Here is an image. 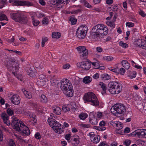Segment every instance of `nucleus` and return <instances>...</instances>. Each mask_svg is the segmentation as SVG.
Instances as JSON below:
<instances>
[{
  "label": "nucleus",
  "mask_w": 146,
  "mask_h": 146,
  "mask_svg": "<svg viewBox=\"0 0 146 146\" xmlns=\"http://www.w3.org/2000/svg\"><path fill=\"white\" fill-rule=\"evenodd\" d=\"M53 112L57 115H60L61 113V110L58 107L55 106L53 107Z\"/></svg>",
  "instance_id": "bb28decb"
},
{
  "label": "nucleus",
  "mask_w": 146,
  "mask_h": 146,
  "mask_svg": "<svg viewBox=\"0 0 146 146\" xmlns=\"http://www.w3.org/2000/svg\"><path fill=\"white\" fill-rule=\"evenodd\" d=\"M30 14L31 15H34V16L35 15H36L37 17L39 18L42 17L44 16L41 13H38L36 14V13L34 12H31L30 13Z\"/></svg>",
  "instance_id": "a19ab883"
},
{
  "label": "nucleus",
  "mask_w": 146,
  "mask_h": 146,
  "mask_svg": "<svg viewBox=\"0 0 146 146\" xmlns=\"http://www.w3.org/2000/svg\"><path fill=\"white\" fill-rule=\"evenodd\" d=\"M47 121L49 125L56 133H60L62 132L61 125L59 122L51 118H48Z\"/></svg>",
  "instance_id": "423d86ee"
},
{
  "label": "nucleus",
  "mask_w": 146,
  "mask_h": 146,
  "mask_svg": "<svg viewBox=\"0 0 146 146\" xmlns=\"http://www.w3.org/2000/svg\"><path fill=\"white\" fill-rule=\"evenodd\" d=\"M72 144L74 146H77L80 143L79 137L77 135H74L71 140Z\"/></svg>",
  "instance_id": "a211bd4d"
},
{
  "label": "nucleus",
  "mask_w": 146,
  "mask_h": 146,
  "mask_svg": "<svg viewBox=\"0 0 146 146\" xmlns=\"http://www.w3.org/2000/svg\"><path fill=\"white\" fill-rule=\"evenodd\" d=\"M92 81V78L90 76H87L84 77L83 80V82L85 84L90 83Z\"/></svg>",
  "instance_id": "b1692460"
},
{
  "label": "nucleus",
  "mask_w": 146,
  "mask_h": 146,
  "mask_svg": "<svg viewBox=\"0 0 146 146\" xmlns=\"http://www.w3.org/2000/svg\"><path fill=\"white\" fill-rule=\"evenodd\" d=\"M111 111L113 114L117 116L119 114H123L125 111V109L123 104L118 103L112 107Z\"/></svg>",
  "instance_id": "0eeeda50"
},
{
  "label": "nucleus",
  "mask_w": 146,
  "mask_h": 146,
  "mask_svg": "<svg viewBox=\"0 0 146 146\" xmlns=\"http://www.w3.org/2000/svg\"><path fill=\"white\" fill-rule=\"evenodd\" d=\"M70 21H71V23L72 25H74L76 23L77 19H70Z\"/></svg>",
  "instance_id": "e2e57ef3"
},
{
  "label": "nucleus",
  "mask_w": 146,
  "mask_h": 146,
  "mask_svg": "<svg viewBox=\"0 0 146 146\" xmlns=\"http://www.w3.org/2000/svg\"><path fill=\"white\" fill-rule=\"evenodd\" d=\"M49 22V17H46L44 18L42 22V25H46L48 24Z\"/></svg>",
  "instance_id": "72a5a7b5"
},
{
  "label": "nucleus",
  "mask_w": 146,
  "mask_h": 146,
  "mask_svg": "<svg viewBox=\"0 0 146 146\" xmlns=\"http://www.w3.org/2000/svg\"><path fill=\"white\" fill-rule=\"evenodd\" d=\"M31 4L28 1H16L15 2V5L16 6H30Z\"/></svg>",
  "instance_id": "6ab92c4d"
},
{
  "label": "nucleus",
  "mask_w": 146,
  "mask_h": 146,
  "mask_svg": "<svg viewBox=\"0 0 146 146\" xmlns=\"http://www.w3.org/2000/svg\"><path fill=\"white\" fill-rule=\"evenodd\" d=\"M1 116L4 123L7 125H10L11 123L7 115L5 113H3L2 114Z\"/></svg>",
  "instance_id": "412c9836"
},
{
  "label": "nucleus",
  "mask_w": 146,
  "mask_h": 146,
  "mask_svg": "<svg viewBox=\"0 0 146 146\" xmlns=\"http://www.w3.org/2000/svg\"><path fill=\"white\" fill-rule=\"evenodd\" d=\"M87 28L86 26H80L77 30L76 34L77 37L81 39L84 38L87 32Z\"/></svg>",
  "instance_id": "6e6552de"
},
{
  "label": "nucleus",
  "mask_w": 146,
  "mask_h": 146,
  "mask_svg": "<svg viewBox=\"0 0 146 146\" xmlns=\"http://www.w3.org/2000/svg\"><path fill=\"white\" fill-rule=\"evenodd\" d=\"M102 78L104 80H107L110 78V76L107 74H104L102 76Z\"/></svg>",
  "instance_id": "09e8293b"
},
{
  "label": "nucleus",
  "mask_w": 146,
  "mask_h": 146,
  "mask_svg": "<svg viewBox=\"0 0 146 146\" xmlns=\"http://www.w3.org/2000/svg\"><path fill=\"white\" fill-rule=\"evenodd\" d=\"M120 46L122 47L123 48H125L128 47V45L126 43H124L123 41H120L119 43Z\"/></svg>",
  "instance_id": "ea45409f"
},
{
  "label": "nucleus",
  "mask_w": 146,
  "mask_h": 146,
  "mask_svg": "<svg viewBox=\"0 0 146 146\" xmlns=\"http://www.w3.org/2000/svg\"><path fill=\"white\" fill-rule=\"evenodd\" d=\"M78 67L82 68L85 70H88L91 67V64L87 62H80L77 63Z\"/></svg>",
  "instance_id": "dca6fc26"
},
{
  "label": "nucleus",
  "mask_w": 146,
  "mask_h": 146,
  "mask_svg": "<svg viewBox=\"0 0 146 146\" xmlns=\"http://www.w3.org/2000/svg\"><path fill=\"white\" fill-rule=\"evenodd\" d=\"M60 88L63 93L67 96L72 97L73 95L74 91L72 85L67 79H63L61 82Z\"/></svg>",
  "instance_id": "f03ea898"
},
{
  "label": "nucleus",
  "mask_w": 146,
  "mask_h": 146,
  "mask_svg": "<svg viewBox=\"0 0 146 146\" xmlns=\"http://www.w3.org/2000/svg\"><path fill=\"white\" fill-rule=\"evenodd\" d=\"M22 91L23 92L25 96L29 99H30L32 98V95L30 92L26 91L25 89H23Z\"/></svg>",
  "instance_id": "c756f323"
},
{
  "label": "nucleus",
  "mask_w": 146,
  "mask_h": 146,
  "mask_svg": "<svg viewBox=\"0 0 146 146\" xmlns=\"http://www.w3.org/2000/svg\"><path fill=\"white\" fill-rule=\"evenodd\" d=\"M126 25L129 27H131L134 26V23L131 22H127L126 23Z\"/></svg>",
  "instance_id": "864d4df0"
},
{
  "label": "nucleus",
  "mask_w": 146,
  "mask_h": 146,
  "mask_svg": "<svg viewBox=\"0 0 146 146\" xmlns=\"http://www.w3.org/2000/svg\"><path fill=\"white\" fill-rule=\"evenodd\" d=\"M24 114L28 116H29L30 117H32L31 121H30L31 122V123H33V125H35L36 123V116L35 115H33L31 113L29 112H25L24 113Z\"/></svg>",
  "instance_id": "aec40b11"
},
{
  "label": "nucleus",
  "mask_w": 146,
  "mask_h": 146,
  "mask_svg": "<svg viewBox=\"0 0 146 146\" xmlns=\"http://www.w3.org/2000/svg\"><path fill=\"white\" fill-rule=\"evenodd\" d=\"M125 72V70L123 68H121L120 69H119L118 68V71L117 73L120 74L122 75H123Z\"/></svg>",
  "instance_id": "58836bf2"
},
{
  "label": "nucleus",
  "mask_w": 146,
  "mask_h": 146,
  "mask_svg": "<svg viewBox=\"0 0 146 146\" xmlns=\"http://www.w3.org/2000/svg\"><path fill=\"white\" fill-rule=\"evenodd\" d=\"M106 123L105 121H100L99 123V125L102 127H105L104 126L106 125Z\"/></svg>",
  "instance_id": "774afa93"
},
{
  "label": "nucleus",
  "mask_w": 146,
  "mask_h": 146,
  "mask_svg": "<svg viewBox=\"0 0 146 146\" xmlns=\"http://www.w3.org/2000/svg\"><path fill=\"white\" fill-rule=\"evenodd\" d=\"M103 59L104 60L111 61L113 60V58L111 56H106L104 57Z\"/></svg>",
  "instance_id": "37998d69"
},
{
  "label": "nucleus",
  "mask_w": 146,
  "mask_h": 146,
  "mask_svg": "<svg viewBox=\"0 0 146 146\" xmlns=\"http://www.w3.org/2000/svg\"><path fill=\"white\" fill-rule=\"evenodd\" d=\"M145 38L146 39H138L135 41V44L137 46L143 49L146 50V36Z\"/></svg>",
  "instance_id": "2eb2a0df"
},
{
  "label": "nucleus",
  "mask_w": 146,
  "mask_h": 146,
  "mask_svg": "<svg viewBox=\"0 0 146 146\" xmlns=\"http://www.w3.org/2000/svg\"><path fill=\"white\" fill-rule=\"evenodd\" d=\"M110 124L114 127H116L119 129H121L123 127V124L119 121H111Z\"/></svg>",
  "instance_id": "f3484780"
},
{
  "label": "nucleus",
  "mask_w": 146,
  "mask_h": 146,
  "mask_svg": "<svg viewBox=\"0 0 146 146\" xmlns=\"http://www.w3.org/2000/svg\"><path fill=\"white\" fill-rule=\"evenodd\" d=\"M60 36V33L58 32H53L52 33V36L53 38H59Z\"/></svg>",
  "instance_id": "e433bc0d"
},
{
  "label": "nucleus",
  "mask_w": 146,
  "mask_h": 146,
  "mask_svg": "<svg viewBox=\"0 0 146 146\" xmlns=\"http://www.w3.org/2000/svg\"><path fill=\"white\" fill-rule=\"evenodd\" d=\"M96 116L97 118L100 119H104L107 117V114L105 111L103 112H97L96 113Z\"/></svg>",
  "instance_id": "4be33fe9"
},
{
  "label": "nucleus",
  "mask_w": 146,
  "mask_h": 146,
  "mask_svg": "<svg viewBox=\"0 0 146 146\" xmlns=\"http://www.w3.org/2000/svg\"><path fill=\"white\" fill-rule=\"evenodd\" d=\"M7 146H16L15 144L12 139H10L9 141Z\"/></svg>",
  "instance_id": "8fccbe9b"
},
{
  "label": "nucleus",
  "mask_w": 146,
  "mask_h": 146,
  "mask_svg": "<svg viewBox=\"0 0 146 146\" xmlns=\"http://www.w3.org/2000/svg\"><path fill=\"white\" fill-rule=\"evenodd\" d=\"M123 143L124 145L126 146H129L131 143V141L129 139H126L125 140Z\"/></svg>",
  "instance_id": "4c0bfd02"
},
{
  "label": "nucleus",
  "mask_w": 146,
  "mask_h": 146,
  "mask_svg": "<svg viewBox=\"0 0 146 146\" xmlns=\"http://www.w3.org/2000/svg\"><path fill=\"white\" fill-rule=\"evenodd\" d=\"M99 85L102 89L106 88V85L102 82H100L99 83Z\"/></svg>",
  "instance_id": "052dcab7"
},
{
  "label": "nucleus",
  "mask_w": 146,
  "mask_h": 146,
  "mask_svg": "<svg viewBox=\"0 0 146 146\" xmlns=\"http://www.w3.org/2000/svg\"><path fill=\"white\" fill-rule=\"evenodd\" d=\"M115 20L113 21H107L106 22V23L107 25L110 27L111 28L113 29L115 27Z\"/></svg>",
  "instance_id": "393cba45"
},
{
  "label": "nucleus",
  "mask_w": 146,
  "mask_h": 146,
  "mask_svg": "<svg viewBox=\"0 0 146 146\" xmlns=\"http://www.w3.org/2000/svg\"><path fill=\"white\" fill-rule=\"evenodd\" d=\"M40 101L43 103H46L48 101L47 98L45 95L42 94L40 98Z\"/></svg>",
  "instance_id": "c85d7f7f"
},
{
  "label": "nucleus",
  "mask_w": 146,
  "mask_h": 146,
  "mask_svg": "<svg viewBox=\"0 0 146 146\" xmlns=\"http://www.w3.org/2000/svg\"><path fill=\"white\" fill-rule=\"evenodd\" d=\"M92 31L94 38L106 36L108 32L107 27L103 24H98L95 25L92 28Z\"/></svg>",
  "instance_id": "7ed1b4c3"
},
{
  "label": "nucleus",
  "mask_w": 146,
  "mask_h": 146,
  "mask_svg": "<svg viewBox=\"0 0 146 146\" xmlns=\"http://www.w3.org/2000/svg\"><path fill=\"white\" fill-rule=\"evenodd\" d=\"M100 137L99 135H96L93 138L91 139V141L93 143L97 144L98 143L100 140Z\"/></svg>",
  "instance_id": "a878e982"
},
{
  "label": "nucleus",
  "mask_w": 146,
  "mask_h": 146,
  "mask_svg": "<svg viewBox=\"0 0 146 146\" xmlns=\"http://www.w3.org/2000/svg\"><path fill=\"white\" fill-rule=\"evenodd\" d=\"M85 102H89L93 106H97L99 102L96 95L93 92H88L86 93L83 97Z\"/></svg>",
  "instance_id": "20e7f679"
},
{
  "label": "nucleus",
  "mask_w": 146,
  "mask_h": 146,
  "mask_svg": "<svg viewBox=\"0 0 146 146\" xmlns=\"http://www.w3.org/2000/svg\"><path fill=\"white\" fill-rule=\"evenodd\" d=\"M98 146H108V145L106 142H101Z\"/></svg>",
  "instance_id": "680f3d73"
},
{
  "label": "nucleus",
  "mask_w": 146,
  "mask_h": 146,
  "mask_svg": "<svg viewBox=\"0 0 146 146\" xmlns=\"http://www.w3.org/2000/svg\"><path fill=\"white\" fill-rule=\"evenodd\" d=\"M4 20H7V18L6 15L3 13H0V21Z\"/></svg>",
  "instance_id": "79ce46f5"
},
{
  "label": "nucleus",
  "mask_w": 146,
  "mask_h": 146,
  "mask_svg": "<svg viewBox=\"0 0 146 146\" xmlns=\"http://www.w3.org/2000/svg\"><path fill=\"white\" fill-rule=\"evenodd\" d=\"M99 74L98 73H96L93 75L92 77L95 79H97L99 78Z\"/></svg>",
  "instance_id": "bf43d9fd"
},
{
  "label": "nucleus",
  "mask_w": 146,
  "mask_h": 146,
  "mask_svg": "<svg viewBox=\"0 0 146 146\" xmlns=\"http://www.w3.org/2000/svg\"><path fill=\"white\" fill-rule=\"evenodd\" d=\"M8 97L11 102L14 104L18 105L20 103V98L17 94L9 93L8 94Z\"/></svg>",
  "instance_id": "9d476101"
},
{
  "label": "nucleus",
  "mask_w": 146,
  "mask_h": 146,
  "mask_svg": "<svg viewBox=\"0 0 146 146\" xmlns=\"http://www.w3.org/2000/svg\"><path fill=\"white\" fill-rule=\"evenodd\" d=\"M11 124L14 129L19 133L28 135L30 131L28 127L25 125L24 123L15 117H12Z\"/></svg>",
  "instance_id": "f257e3e1"
},
{
  "label": "nucleus",
  "mask_w": 146,
  "mask_h": 146,
  "mask_svg": "<svg viewBox=\"0 0 146 146\" xmlns=\"http://www.w3.org/2000/svg\"><path fill=\"white\" fill-rule=\"evenodd\" d=\"M108 69L113 72L116 73L118 71V68H113L111 66H109L108 68Z\"/></svg>",
  "instance_id": "c03bdc74"
},
{
  "label": "nucleus",
  "mask_w": 146,
  "mask_h": 146,
  "mask_svg": "<svg viewBox=\"0 0 146 146\" xmlns=\"http://www.w3.org/2000/svg\"><path fill=\"white\" fill-rule=\"evenodd\" d=\"M90 121L91 123L93 125L97 124L98 123L97 120L95 118H94L92 119H90Z\"/></svg>",
  "instance_id": "a18cd8bd"
},
{
  "label": "nucleus",
  "mask_w": 146,
  "mask_h": 146,
  "mask_svg": "<svg viewBox=\"0 0 146 146\" xmlns=\"http://www.w3.org/2000/svg\"><path fill=\"white\" fill-rule=\"evenodd\" d=\"M70 0H51V3L55 7L61 8L64 5L68 4Z\"/></svg>",
  "instance_id": "f8f14e48"
},
{
  "label": "nucleus",
  "mask_w": 146,
  "mask_h": 146,
  "mask_svg": "<svg viewBox=\"0 0 146 146\" xmlns=\"http://www.w3.org/2000/svg\"><path fill=\"white\" fill-rule=\"evenodd\" d=\"M32 22L33 25L34 26H38L40 23V22L38 20H36L34 18V15L32 16L31 17Z\"/></svg>",
  "instance_id": "f704fd0d"
},
{
  "label": "nucleus",
  "mask_w": 146,
  "mask_h": 146,
  "mask_svg": "<svg viewBox=\"0 0 146 146\" xmlns=\"http://www.w3.org/2000/svg\"><path fill=\"white\" fill-rule=\"evenodd\" d=\"M11 18L16 22H22L24 19L23 15L21 11H18L17 13H11Z\"/></svg>",
  "instance_id": "9b49d317"
},
{
  "label": "nucleus",
  "mask_w": 146,
  "mask_h": 146,
  "mask_svg": "<svg viewBox=\"0 0 146 146\" xmlns=\"http://www.w3.org/2000/svg\"><path fill=\"white\" fill-rule=\"evenodd\" d=\"M48 39L47 37H44L43 38L42 42V46L43 47L44 46L45 43L47 41Z\"/></svg>",
  "instance_id": "de8ad7c7"
},
{
  "label": "nucleus",
  "mask_w": 146,
  "mask_h": 146,
  "mask_svg": "<svg viewBox=\"0 0 146 146\" xmlns=\"http://www.w3.org/2000/svg\"><path fill=\"white\" fill-rule=\"evenodd\" d=\"M134 64H133V66L138 69H141L142 67L141 66L139 65L138 64H136L133 61Z\"/></svg>",
  "instance_id": "13d9d810"
},
{
  "label": "nucleus",
  "mask_w": 146,
  "mask_h": 146,
  "mask_svg": "<svg viewBox=\"0 0 146 146\" xmlns=\"http://www.w3.org/2000/svg\"><path fill=\"white\" fill-rule=\"evenodd\" d=\"M87 136H89L90 137V140H91V139L92 138H93V137H94L95 136V134L94 133V132H91L89 133L88 134H87Z\"/></svg>",
  "instance_id": "3c124183"
},
{
  "label": "nucleus",
  "mask_w": 146,
  "mask_h": 146,
  "mask_svg": "<svg viewBox=\"0 0 146 146\" xmlns=\"http://www.w3.org/2000/svg\"><path fill=\"white\" fill-rule=\"evenodd\" d=\"M70 66L68 64H64L62 66V68L63 69L67 70L70 67Z\"/></svg>",
  "instance_id": "5fc2aeb1"
},
{
  "label": "nucleus",
  "mask_w": 146,
  "mask_h": 146,
  "mask_svg": "<svg viewBox=\"0 0 146 146\" xmlns=\"http://www.w3.org/2000/svg\"><path fill=\"white\" fill-rule=\"evenodd\" d=\"M92 64L94 67V68L96 69H98L100 65L98 62H92Z\"/></svg>",
  "instance_id": "6e6d98bb"
},
{
  "label": "nucleus",
  "mask_w": 146,
  "mask_h": 146,
  "mask_svg": "<svg viewBox=\"0 0 146 146\" xmlns=\"http://www.w3.org/2000/svg\"><path fill=\"white\" fill-rule=\"evenodd\" d=\"M50 82L51 84L53 86H54L58 83L57 82L56 78L54 76L51 78L50 79Z\"/></svg>",
  "instance_id": "c9c22d12"
},
{
  "label": "nucleus",
  "mask_w": 146,
  "mask_h": 146,
  "mask_svg": "<svg viewBox=\"0 0 146 146\" xmlns=\"http://www.w3.org/2000/svg\"><path fill=\"white\" fill-rule=\"evenodd\" d=\"M19 65L17 63L11 62L10 64L7 65V67L9 70L12 71L13 74L15 76H16L15 72L18 70Z\"/></svg>",
  "instance_id": "ddd939ff"
},
{
  "label": "nucleus",
  "mask_w": 146,
  "mask_h": 146,
  "mask_svg": "<svg viewBox=\"0 0 146 146\" xmlns=\"http://www.w3.org/2000/svg\"><path fill=\"white\" fill-rule=\"evenodd\" d=\"M96 129L100 131H103L106 129V128L105 127H102L100 126L99 127H97Z\"/></svg>",
  "instance_id": "338daca9"
},
{
  "label": "nucleus",
  "mask_w": 146,
  "mask_h": 146,
  "mask_svg": "<svg viewBox=\"0 0 146 146\" xmlns=\"http://www.w3.org/2000/svg\"><path fill=\"white\" fill-rule=\"evenodd\" d=\"M131 136L140 138H146V129H138L131 133Z\"/></svg>",
  "instance_id": "1a4fd4ad"
},
{
  "label": "nucleus",
  "mask_w": 146,
  "mask_h": 146,
  "mask_svg": "<svg viewBox=\"0 0 146 146\" xmlns=\"http://www.w3.org/2000/svg\"><path fill=\"white\" fill-rule=\"evenodd\" d=\"M122 88L121 84L116 82H110L108 85V90L112 94H118L121 91Z\"/></svg>",
  "instance_id": "39448f33"
},
{
  "label": "nucleus",
  "mask_w": 146,
  "mask_h": 146,
  "mask_svg": "<svg viewBox=\"0 0 146 146\" xmlns=\"http://www.w3.org/2000/svg\"><path fill=\"white\" fill-rule=\"evenodd\" d=\"M121 63L122 66L126 69H129L130 65L129 63L126 60H123L121 61Z\"/></svg>",
  "instance_id": "5701e85b"
},
{
  "label": "nucleus",
  "mask_w": 146,
  "mask_h": 146,
  "mask_svg": "<svg viewBox=\"0 0 146 146\" xmlns=\"http://www.w3.org/2000/svg\"><path fill=\"white\" fill-rule=\"evenodd\" d=\"M80 3L84 6L85 7L90 8H92V6L86 0H80Z\"/></svg>",
  "instance_id": "cd10ccee"
},
{
  "label": "nucleus",
  "mask_w": 146,
  "mask_h": 146,
  "mask_svg": "<svg viewBox=\"0 0 146 146\" xmlns=\"http://www.w3.org/2000/svg\"><path fill=\"white\" fill-rule=\"evenodd\" d=\"M27 73L30 76H33L34 74V72L33 71L31 70H28L27 71Z\"/></svg>",
  "instance_id": "69168bd1"
},
{
  "label": "nucleus",
  "mask_w": 146,
  "mask_h": 146,
  "mask_svg": "<svg viewBox=\"0 0 146 146\" xmlns=\"http://www.w3.org/2000/svg\"><path fill=\"white\" fill-rule=\"evenodd\" d=\"M7 112L9 116L12 115L13 114V111L10 108L7 109Z\"/></svg>",
  "instance_id": "4d7b16f0"
},
{
  "label": "nucleus",
  "mask_w": 146,
  "mask_h": 146,
  "mask_svg": "<svg viewBox=\"0 0 146 146\" xmlns=\"http://www.w3.org/2000/svg\"><path fill=\"white\" fill-rule=\"evenodd\" d=\"M76 49L80 54H82L80 55L81 58H84L87 56L88 54V50L84 46H79L76 48Z\"/></svg>",
  "instance_id": "4468645a"
},
{
  "label": "nucleus",
  "mask_w": 146,
  "mask_h": 146,
  "mask_svg": "<svg viewBox=\"0 0 146 146\" xmlns=\"http://www.w3.org/2000/svg\"><path fill=\"white\" fill-rule=\"evenodd\" d=\"M35 137L36 139H40L41 138L40 134L38 133H37L35 134Z\"/></svg>",
  "instance_id": "0e129e2a"
},
{
  "label": "nucleus",
  "mask_w": 146,
  "mask_h": 146,
  "mask_svg": "<svg viewBox=\"0 0 146 146\" xmlns=\"http://www.w3.org/2000/svg\"><path fill=\"white\" fill-rule=\"evenodd\" d=\"M88 116V114L86 113H82L79 115L80 119L84 120Z\"/></svg>",
  "instance_id": "473e14b6"
},
{
  "label": "nucleus",
  "mask_w": 146,
  "mask_h": 146,
  "mask_svg": "<svg viewBox=\"0 0 146 146\" xmlns=\"http://www.w3.org/2000/svg\"><path fill=\"white\" fill-rule=\"evenodd\" d=\"M136 73L135 71H129L127 76L131 79L134 78L136 77Z\"/></svg>",
  "instance_id": "7c9ffc66"
},
{
  "label": "nucleus",
  "mask_w": 146,
  "mask_h": 146,
  "mask_svg": "<svg viewBox=\"0 0 146 146\" xmlns=\"http://www.w3.org/2000/svg\"><path fill=\"white\" fill-rule=\"evenodd\" d=\"M137 144L139 146H146V142L142 140L139 139L136 141Z\"/></svg>",
  "instance_id": "2f4dec72"
},
{
  "label": "nucleus",
  "mask_w": 146,
  "mask_h": 146,
  "mask_svg": "<svg viewBox=\"0 0 146 146\" xmlns=\"http://www.w3.org/2000/svg\"><path fill=\"white\" fill-rule=\"evenodd\" d=\"M71 134L70 133L66 134L65 136V139L67 140L68 142L69 141L71 138Z\"/></svg>",
  "instance_id": "603ef678"
},
{
  "label": "nucleus",
  "mask_w": 146,
  "mask_h": 146,
  "mask_svg": "<svg viewBox=\"0 0 146 146\" xmlns=\"http://www.w3.org/2000/svg\"><path fill=\"white\" fill-rule=\"evenodd\" d=\"M70 108L67 105H64L62 107V110L65 112L68 111L70 110Z\"/></svg>",
  "instance_id": "49530a36"
}]
</instances>
